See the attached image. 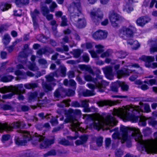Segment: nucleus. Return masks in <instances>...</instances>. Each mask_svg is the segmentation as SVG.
I'll list each match as a JSON object with an SVG mask.
<instances>
[{
	"label": "nucleus",
	"instance_id": "obj_18",
	"mask_svg": "<svg viewBox=\"0 0 157 157\" xmlns=\"http://www.w3.org/2000/svg\"><path fill=\"white\" fill-rule=\"evenodd\" d=\"M10 90L15 94H18L20 93H25V90L24 88L23 85L22 84H17L14 86H11Z\"/></svg>",
	"mask_w": 157,
	"mask_h": 157
},
{
	"label": "nucleus",
	"instance_id": "obj_26",
	"mask_svg": "<svg viewBox=\"0 0 157 157\" xmlns=\"http://www.w3.org/2000/svg\"><path fill=\"white\" fill-rule=\"evenodd\" d=\"M19 156L20 157H33V153L29 150L24 151L20 152Z\"/></svg>",
	"mask_w": 157,
	"mask_h": 157
},
{
	"label": "nucleus",
	"instance_id": "obj_4",
	"mask_svg": "<svg viewBox=\"0 0 157 157\" xmlns=\"http://www.w3.org/2000/svg\"><path fill=\"white\" fill-rule=\"evenodd\" d=\"M98 73L96 74V78H93L90 75H86L85 76V80L87 81H91L95 84V85L91 84L88 83L87 84V86L91 90H86L82 93L84 97L92 96L95 95L96 93L94 91L96 88H97L98 91L101 92L104 91V89L106 86L108 85V83L105 81L102 80L103 76L99 75L101 73L100 71L98 70H97Z\"/></svg>",
	"mask_w": 157,
	"mask_h": 157
},
{
	"label": "nucleus",
	"instance_id": "obj_1",
	"mask_svg": "<svg viewBox=\"0 0 157 157\" xmlns=\"http://www.w3.org/2000/svg\"><path fill=\"white\" fill-rule=\"evenodd\" d=\"M118 109H116L114 110L112 115H108L105 118L101 119H97L95 120L94 122V128L98 131L101 128H103L106 130L109 129L111 132L115 131L116 132L112 135L113 138L114 139H118L121 140V143L123 144L127 139L128 128L124 126H121L120 135L118 132V128H115L113 129H110L114 126H115L118 123V121L116 120V118L114 116H116L121 118L115 114L116 111Z\"/></svg>",
	"mask_w": 157,
	"mask_h": 157
},
{
	"label": "nucleus",
	"instance_id": "obj_25",
	"mask_svg": "<svg viewBox=\"0 0 157 157\" xmlns=\"http://www.w3.org/2000/svg\"><path fill=\"white\" fill-rule=\"evenodd\" d=\"M104 72L107 78L110 80L113 79V75L112 73V68L107 67L104 69Z\"/></svg>",
	"mask_w": 157,
	"mask_h": 157
},
{
	"label": "nucleus",
	"instance_id": "obj_56",
	"mask_svg": "<svg viewBox=\"0 0 157 157\" xmlns=\"http://www.w3.org/2000/svg\"><path fill=\"white\" fill-rule=\"evenodd\" d=\"M45 54H46L47 53L52 54L54 52V50L49 47H46L44 48Z\"/></svg>",
	"mask_w": 157,
	"mask_h": 157
},
{
	"label": "nucleus",
	"instance_id": "obj_24",
	"mask_svg": "<svg viewBox=\"0 0 157 157\" xmlns=\"http://www.w3.org/2000/svg\"><path fill=\"white\" fill-rule=\"evenodd\" d=\"M28 55L26 54L25 51H22L19 54L18 58L19 62L23 64H25L26 63Z\"/></svg>",
	"mask_w": 157,
	"mask_h": 157
},
{
	"label": "nucleus",
	"instance_id": "obj_53",
	"mask_svg": "<svg viewBox=\"0 0 157 157\" xmlns=\"http://www.w3.org/2000/svg\"><path fill=\"white\" fill-rule=\"evenodd\" d=\"M62 21L60 25L61 26H65L67 25V19L65 16H63L62 18Z\"/></svg>",
	"mask_w": 157,
	"mask_h": 157
},
{
	"label": "nucleus",
	"instance_id": "obj_12",
	"mask_svg": "<svg viewBox=\"0 0 157 157\" xmlns=\"http://www.w3.org/2000/svg\"><path fill=\"white\" fill-rule=\"evenodd\" d=\"M90 15L92 21L96 25L101 23L103 17V13L100 10H91L90 12Z\"/></svg>",
	"mask_w": 157,
	"mask_h": 157
},
{
	"label": "nucleus",
	"instance_id": "obj_37",
	"mask_svg": "<svg viewBox=\"0 0 157 157\" xmlns=\"http://www.w3.org/2000/svg\"><path fill=\"white\" fill-rule=\"evenodd\" d=\"M119 87H120V85L119 82H118L113 84L111 86V89L113 92H117Z\"/></svg>",
	"mask_w": 157,
	"mask_h": 157
},
{
	"label": "nucleus",
	"instance_id": "obj_34",
	"mask_svg": "<svg viewBox=\"0 0 157 157\" xmlns=\"http://www.w3.org/2000/svg\"><path fill=\"white\" fill-rule=\"evenodd\" d=\"M1 80L4 82H7L11 81L13 78V77L11 75L4 76L3 75L0 76Z\"/></svg>",
	"mask_w": 157,
	"mask_h": 157
},
{
	"label": "nucleus",
	"instance_id": "obj_35",
	"mask_svg": "<svg viewBox=\"0 0 157 157\" xmlns=\"http://www.w3.org/2000/svg\"><path fill=\"white\" fill-rule=\"evenodd\" d=\"M148 123L149 125L157 129V121L151 117H149L148 119Z\"/></svg>",
	"mask_w": 157,
	"mask_h": 157
},
{
	"label": "nucleus",
	"instance_id": "obj_36",
	"mask_svg": "<svg viewBox=\"0 0 157 157\" xmlns=\"http://www.w3.org/2000/svg\"><path fill=\"white\" fill-rule=\"evenodd\" d=\"M24 86L25 88L30 89L37 87L38 84L36 83H27L24 84Z\"/></svg>",
	"mask_w": 157,
	"mask_h": 157
},
{
	"label": "nucleus",
	"instance_id": "obj_28",
	"mask_svg": "<svg viewBox=\"0 0 157 157\" xmlns=\"http://www.w3.org/2000/svg\"><path fill=\"white\" fill-rule=\"evenodd\" d=\"M68 111L69 113L71 115H72L73 117H74L76 121H77V120L76 119L75 115H81V111L79 109L73 110L71 109H69Z\"/></svg>",
	"mask_w": 157,
	"mask_h": 157
},
{
	"label": "nucleus",
	"instance_id": "obj_44",
	"mask_svg": "<svg viewBox=\"0 0 157 157\" xmlns=\"http://www.w3.org/2000/svg\"><path fill=\"white\" fill-rule=\"evenodd\" d=\"M37 94L36 92L30 93L29 95V98L30 100L32 101L36 99Z\"/></svg>",
	"mask_w": 157,
	"mask_h": 157
},
{
	"label": "nucleus",
	"instance_id": "obj_57",
	"mask_svg": "<svg viewBox=\"0 0 157 157\" xmlns=\"http://www.w3.org/2000/svg\"><path fill=\"white\" fill-rule=\"evenodd\" d=\"M57 7V5L55 2H52L51 5L50 6V11L51 12L54 11V9Z\"/></svg>",
	"mask_w": 157,
	"mask_h": 157
},
{
	"label": "nucleus",
	"instance_id": "obj_40",
	"mask_svg": "<svg viewBox=\"0 0 157 157\" xmlns=\"http://www.w3.org/2000/svg\"><path fill=\"white\" fill-rule=\"evenodd\" d=\"M127 43L128 44L131 45H133L134 46H136V47L138 48L140 46L137 40L133 41L132 39L128 40H127Z\"/></svg>",
	"mask_w": 157,
	"mask_h": 157
},
{
	"label": "nucleus",
	"instance_id": "obj_9",
	"mask_svg": "<svg viewBox=\"0 0 157 157\" xmlns=\"http://www.w3.org/2000/svg\"><path fill=\"white\" fill-rule=\"evenodd\" d=\"M26 124L23 121L14 122L9 125L7 124L0 123V131L3 132L5 130L7 132L11 131L14 128H25Z\"/></svg>",
	"mask_w": 157,
	"mask_h": 157
},
{
	"label": "nucleus",
	"instance_id": "obj_54",
	"mask_svg": "<svg viewBox=\"0 0 157 157\" xmlns=\"http://www.w3.org/2000/svg\"><path fill=\"white\" fill-rule=\"evenodd\" d=\"M29 68L30 70L33 71H37L38 69V67L34 63H33L30 65L29 66Z\"/></svg>",
	"mask_w": 157,
	"mask_h": 157
},
{
	"label": "nucleus",
	"instance_id": "obj_62",
	"mask_svg": "<svg viewBox=\"0 0 157 157\" xmlns=\"http://www.w3.org/2000/svg\"><path fill=\"white\" fill-rule=\"evenodd\" d=\"M10 137V136L9 134H5L2 136V141L4 143V141L8 140Z\"/></svg>",
	"mask_w": 157,
	"mask_h": 157
},
{
	"label": "nucleus",
	"instance_id": "obj_7",
	"mask_svg": "<svg viewBox=\"0 0 157 157\" xmlns=\"http://www.w3.org/2000/svg\"><path fill=\"white\" fill-rule=\"evenodd\" d=\"M59 74V71L57 70L54 72L51 73L49 75H46L45 78L46 79V81L45 82H43L42 83L43 88L45 91L47 92L51 91L52 90V85H55L54 83L52 82H54L55 79L54 77L55 76L58 77Z\"/></svg>",
	"mask_w": 157,
	"mask_h": 157
},
{
	"label": "nucleus",
	"instance_id": "obj_32",
	"mask_svg": "<svg viewBox=\"0 0 157 157\" xmlns=\"http://www.w3.org/2000/svg\"><path fill=\"white\" fill-rule=\"evenodd\" d=\"M70 99L64 100L60 102V103L57 104V106L59 107H64L69 106L70 105V104L69 103L70 101Z\"/></svg>",
	"mask_w": 157,
	"mask_h": 157
},
{
	"label": "nucleus",
	"instance_id": "obj_19",
	"mask_svg": "<svg viewBox=\"0 0 157 157\" xmlns=\"http://www.w3.org/2000/svg\"><path fill=\"white\" fill-rule=\"evenodd\" d=\"M119 103L120 102L118 101H112L109 100H104L98 101V102L97 104L99 106L101 107L105 105H109L111 106Z\"/></svg>",
	"mask_w": 157,
	"mask_h": 157
},
{
	"label": "nucleus",
	"instance_id": "obj_49",
	"mask_svg": "<svg viewBox=\"0 0 157 157\" xmlns=\"http://www.w3.org/2000/svg\"><path fill=\"white\" fill-rule=\"evenodd\" d=\"M48 37H45L43 35H40L39 37V40L43 43H47L48 41Z\"/></svg>",
	"mask_w": 157,
	"mask_h": 157
},
{
	"label": "nucleus",
	"instance_id": "obj_52",
	"mask_svg": "<svg viewBox=\"0 0 157 157\" xmlns=\"http://www.w3.org/2000/svg\"><path fill=\"white\" fill-rule=\"evenodd\" d=\"M49 117H52L50 121L52 124L53 126L57 125L58 124L57 120L56 118L52 117L51 115V116H49Z\"/></svg>",
	"mask_w": 157,
	"mask_h": 157
},
{
	"label": "nucleus",
	"instance_id": "obj_38",
	"mask_svg": "<svg viewBox=\"0 0 157 157\" xmlns=\"http://www.w3.org/2000/svg\"><path fill=\"white\" fill-rule=\"evenodd\" d=\"M128 54L127 52L123 51H120L117 53V55L118 58L122 59L125 57Z\"/></svg>",
	"mask_w": 157,
	"mask_h": 157
},
{
	"label": "nucleus",
	"instance_id": "obj_41",
	"mask_svg": "<svg viewBox=\"0 0 157 157\" xmlns=\"http://www.w3.org/2000/svg\"><path fill=\"white\" fill-rule=\"evenodd\" d=\"M115 154L116 157H121L124 154V151L120 148L117 149L115 151Z\"/></svg>",
	"mask_w": 157,
	"mask_h": 157
},
{
	"label": "nucleus",
	"instance_id": "obj_14",
	"mask_svg": "<svg viewBox=\"0 0 157 157\" xmlns=\"http://www.w3.org/2000/svg\"><path fill=\"white\" fill-rule=\"evenodd\" d=\"M92 36L95 39L102 40L107 37V32L105 31L99 30L93 33Z\"/></svg>",
	"mask_w": 157,
	"mask_h": 157
},
{
	"label": "nucleus",
	"instance_id": "obj_27",
	"mask_svg": "<svg viewBox=\"0 0 157 157\" xmlns=\"http://www.w3.org/2000/svg\"><path fill=\"white\" fill-rule=\"evenodd\" d=\"M40 10L43 15L44 16L46 15V14L49 13V11L45 4H44L43 2H41L40 3Z\"/></svg>",
	"mask_w": 157,
	"mask_h": 157
},
{
	"label": "nucleus",
	"instance_id": "obj_50",
	"mask_svg": "<svg viewBox=\"0 0 157 157\" xmlns=\"http://www.w3.org/2000/svg\"><path fill=\"white\" fill-rule=\"evenodd\" d=\"M143 133L145 136H147L151 133V129L148 127H146L143 130Z\"/></svg>",
	"mask_w": 157,
	"mask_h": 157
},
{
	"label": "nucleus",
	"instance_id": "obj_33",
	"mask_svg": "<svg viewBox=\"0 0 157 157\" xmlns=\"http://www.w3.org/2000/svg\"><path fill=\"white\" fill-rule=\"evenodd\" d=\"M11 40V38L9 34H5L3 36L2 42L5 45H6L9 44Z\"/></svg>",
	"mask_w": 157,
	"mask_h": 157
},
{
	"label": "nucleus",
	"instance_id": "obj_20",
	"mask_svg": "<svg viewBox=\"0 0 157 157\" xmlns=\"http://www.w3.org/2000/svg\"><path fill=\"white\" fill-rule=\"evenodd\" d=\"M150 18L148 17L142 16L137 20L136 23L138 25L143 27L146 24L150 21Z\"/></svg>",
	"mask_w": 157,
	"mask_h": 157
},
{
	"label": "nucleus",
	"instance_id": "obj_42",
	"mask_svg": "<svg viewBox=\"0 0 157 157\" xmlns=\"http://www.w3.org/2000/svg\"><path fill=\"white\" fill-rule=\"evenodd\" d=\"M82 52V51L79 49H77L73 51V54L75 57L78 58L80 56Z\"/></svg>",
	"mask_w": 157,
	"mask_h": 157
},
{
	"label": "nucleus",
	"instance_id": "obj_8",
	"mask_svg": "<svg viewBox=\"0 0 157 157\" xmlns=\"http://www.w3.org/2000/svg\"><path fill=\"white\" fill-rule=\"evenodd\" d=\"M17 132L20 134V136L23 138V140L16 136L15 138V144L18 145H25L27 141L31 140H32V136L29 132L21 130H18Z\"/></svg>",
	"mask_w": 157,
	"mask_h": 157
},
{
	"label": "nucleus",
	"instance_id": "obj_63",
	"mask_svg": "<svg viewBox=\"0 0 157 157\" xmlns=\"http://www.w3.org/2000/svg\"><path fill=\"white\" fill-rule=\"evenodd\" d=\"M71 106L75 107H80V104L77 101H74L71 103Z\"/></svg>",
	"mask_w": 157,
	"mask_h": 157
},
{
	"label": "nucleus",
	"instance_id": "obj_61",
	"mask_svg": "<svg viewBox=\"0 0 157 157\" xmlns=\"http://www.w3.org/2000/svg\"><path fill=\"white\" fill-rule=\"evenodd\" d=\"M25 93H20L18 94H16L17 95V98L19 100H23L24 99H25V97L23 95V94H25Z\"/></svg>",
	"mask_w": 157,
	"mask_h": 157
},
{
	"label": "nucleus",
	"instance_id": "obj_51",
	"mask_svg": "<svg viewBox=\"0 0 157 157\" xmlns=\"http://www.w3.org/2000/svg\"><path fill=\"white\" fill-rule=\"evenodd\" d=\"M61 75L64 77L66 75V68L64 66H61L60 67Z\"/></svg>",
	"mask_w": 157,
	"mask_h": 157
},
{
	"label": "nucleus",
	"instance_id": "obj_43",
	"mask_svg": "<svg viewBox=\"0 0 157 157\" xmlns=\"http://www.w3.org/2000/svg\"><path fill=\"white\" fill-rule=\"evenodd\" d=\"M120 87H121V89L123 91H126L128 90V86L125 83L123 82H119Z\"/></svg>",
	"mask_w": 157,
	"mask_h": 157
},
{
	"label": "nucleus",
	"instance_id": "obj_13",
	"mask_svg": "<svg viewBox=\"0 0 157 157\" xmlns=\"http://www.w3.org/2000/svg\"><path fill=\"white\" fill-rule=\"evenodd\" d=\"M15 74L17 76L16 78L17 80H19L21 79H25L27 78V75L30 77H33L34 76V74H33L32 72L28 71L26 74L24 72L18 70L15 72Z\"/></svg>",
	"mask_w": 157,
	"mask_h": 157
},
{
	"label": "nucleus",
	"instance_id": "obj_58",
	"mask_svg": "<svg viewBox=\"0 0 157 157\" xmlns=\"http://www.w3.org/2000/svg\"><path fill=\"white\" fill-rule=\"evenodd\" d=\"M61 90L59 89L56 90L54 93V96L56 98H59L61 96Z\"/></svg>",
	"mask_w": 157,
	"mask_h": 157
},
{
	"label": "nucleus",
	"instance_id": "obj_2",
	"mask_svg": "<svg viewBox=\"0 0 157 157\" xmlns=\"http://www.w3.org/2000/svg\"><path fill=\"white\" fill-rule=\"evenodd\" d=\"M132 135L137 142V147L140 151H144L148 154L157 153V131L154 133V140H143L140 130L136 128L131 129Z\"/></svg>",
	"mask_w": 157,
	"mask_h": 157
},
{
	"label": "nucleus",
	"instance_id": "obj_59",
	"mask_svg": "<svg viewBox=\"0 0 157 157\" xmlns=\"http://www.w3.org/2000/svg\"><path fill=\"white\" fill-rule=\"evenodd\" d=\"M103 138L102 137H98L96 140V143L98 146L100 147L102 145L103 142Z\"/></svg>",
	"mask_w": 157,
	"mask_h": 157
},
{
	"label": "nucleus",
	"instance_id": "obj_39",
	"mask_svg": "<svg viewBox=\"0 0 157 157\" xmlns=\"http://www.w3.org/2000/svg\"><path fill=\"white\" fill-rule=\"evenodd\" d=\"M112 53V51L111 49H108L105 52L102 53L101 55L102 58L108 57L110 56Z\"/></svg>",
	"mask_w": 157,
	"mask_h": 157
},
{
	"label": "nucleus",
	"instance_id": "obj_21",
	"mask_svg": "<svg viewBox=\"0 0 157 157\" xmlns=\"http://www.w3.org/2000/svg\"><path fill=\"white\" fill-rule=\"evenodd\" d=\"M67 117L65 119L64 122L66 123L68 122L71 123V124L72 127H76L78 126L77 124V121L75 119L74 117H73L72 115H71L68 111Z\"/></svg>",
	"mask_w": 157,
	"mask_h": 157
},
{
	"label": "nucleus",
	"instance_id": "obj_10",
	"mask_svg": "<svg viewBox=\"0 0 157 157\" xmlns=\"http://www.w3.org/2000/svg\"><path fill=\"white\" fill-rule=\"evenodd\" d=\"M130 73L132 75L129 78V80L131 81H134L138 77L139 74L136 72L135 70H131L124 68L123 69L119 70L117 72V77L121 78L122 76H128Z\"/></svg>",
	"mask_w": 157,
	"mask_h": 157
},
{
	"label": "nucleus",
	"instance_id": "obj_16",
	"mask_svg": "<svg viewBox=\"0 0 157 157\" xmlns=\"http://www.w3.org/2000/svg\"><path fill=\"white\" fill-rule=\"evenodd\" d=\"M109 18L112 25L114 27L117 26L118 23L116 22L119 20V15L112 11L109 13Z\"/></svg>",
	"mask_w": 157,
	"mask_h": 157
},
{
	"label": "nucleus",
	"instance_id": "obj_46",
	"mask_svg": "<svg viewBox=\"0 0 157 157\" xmlns=\"http://www.w3.org/2000/svg\"><path fill=\"white\" fill-rule=\"evenodd\" d=\"M58 143L63 145L67 146L70 144V143L68 140L64 139H62L58 140Z\"/></svg>",
	"mask_w": 157,
	"mask_h": 157
},
{
	"label": "nucleus",
	"instance_id": "obj_3",
	"mask_svg": "<svg viewBox=\"0 0 157 157\" xmlns=\"http://www.w3.org/2000/svg\"><path fill=\"white\" fill-rule=\"evenodd\" d=\"M142 111L141 108L139 106L132 105L128 110L120 109L116 111L115 114L120 117L124 120L129 121L132 122H136L139 121V125L145 126L146 125V119L145 117H140L135 116L137 112Z\"/></svg>",
	"mask_w": 157,
	"mask_h": 157
},
{
	"label": "nucleus",
	"instance_id": "obj_23",
	"mask_svg": "<svg viewBox=\"0 0 157 157\" xmlns=\"http://www.w3.org/2000/svg\"><path fill=\"white\" fill-rule=\"evenodd\" d=\"M79 140H76L75 141V144L76 145H80L85 144L88 139V136L84 135L80 136L79 137Z\"/></svg>",
	"mask_w": 157,
	"mask_h": 157
},
{
	"label": "nucleus",
	"instance_id": "obj_30",
	"mask_svg": "<svg viewBox=\"0 0 157 157\" xmlns=\"http://www.w3.org/2000/svg\"><path fill=\"white\" fill-rule=\"evenodd\" d=\"M81 69L83 70H85L88 71L90 73L93 75H94V73L91 68L89 66L85 65H81L79 66Z\"/></svg>",
	"mask_w": 157,
	"mask_h": 157
},
{
	"label": "nucleus",
	"instance_id": "obj_48",
	"mask_svg": "<svg viewBox=\"0 0 157 157\" xmlns=\"http://www.w3.org/2000/svg\"><path fill=\"white\" fill-rule=\"evenodd\" d=\"M14 94V93L12 91L10 93L3 95L2 98L3 99H10L13 96Z\"/></svg>",
	"mask_w": 157,
	"mask_h": 157
},
{
	"label": "nucleus",
	"instance_id": "obj_45",
	"mask_svg": "<svg viewBox=\"0 0 157 157\" xmlns=\"http://www.w3.org/2000/svg\"><path fill=\"white\" fill-rule=\"evenodd\" d=\"M123 10L124 11H126L129 13L131 11H132L133 9L131 5L127 4Z\"/></svg>",
	"mask_w": 157,
	"mask_h": 157
},
{
	"label": "nucleus",
	"instance_id": "obj_55",
	"mask_svg": "<svg viewBox=\"0 0 157 157\" xmlns=\"http://www.w3.org/2000/svg\"><path fill=\"white\" fill-rule=\"evenodd\" d=\"M38 115L42 119L46 118L48 119V118H50L49 116H51V114H47L45 115H44V113H39Z\"/></svg>",
	"mask_w": 157,
	"mask_h": 157
},
{
	"label": "nucleus",
	"instance_id": "obj_29",
	"mask_svg": "<svg viewBox=\"0 0 157 157\" xmlns=\"http://www.w3.org/2000/svg\"><path fill=\"white\" fill-rule=\"evenodd\" d=\"M40 12L39 10L37 9H35L33 11L30 12V15L32 19V20H37L39 17Z\"/></svg>",
	"mask_w": 157,
	"mask_h": 157
},
{
	"label": "nucleus",
	"instance_id": "obj_64",
	"mask_svg": "<svg viewBox=\"0 0 157 157\" xmlns=\"http://www.w3.org/2000/svg\"><path fill=\"white\" fill-rule=\"evenodd\" d=\"M3 108L5 110H11L13 109L12 106L6 104L3 106Z\"/></svg>",
	"mask_w": 157,
	"mask_h": 157
},
{
	"label": "nucleus",
	"instance_id": "obj_5",
	"mask_svg": "<svg viewBox=\"0 0 157 157\" xmlns=\"http://www.w3.org/2000/svg\"><path fill=\"white\" fill-rule=\"evenodd\" d=\"M71 6L68 8L71 21L79 28L84 27L86 21L81 12L80 0H73Z\"/></svg>",
	"mask_w": 157,
	"mask_h": 157
},
{
	"label": "nucleus",
	"instance_id": "obj_31",
	"mask_svg": "<svg viewBox=\"0 0 157 157\" xmlns=\"http://www.w3.org/2000/svg\"><path fill=\"white\" fill-rule=\"evenodd\" d=\"M140 59L145 62H151L155 60V58L152 56H143L140 58Z\"/></svg>",
	"mask_w": 157,
	"mask_h": 157
},
{
	"label": "nucleus",
	"instance_id": "obj_22",
	"mask_svg": "<svg viewBox=\"0 0 157 157\" xmlns=\"http://www.w3.org/2000/svg\"><path fill=\"white\" fill-rule=\"evenodd\" d=\"M148 44L151 47L150 51L151 53L157 52V47H155L157 45V39L155 40H149Z\"/></svg>",
	"mask_w": 157,
	"mask_h": 157
},
{
	"label": "nucleus",
	"instance_id": "obj_11",
	"mask_svg": "<svg viewBox=\"0 0 157 157\" xmlns=\"http://www.w3.org/2000/svg\"><path fill=\"white\" fill-rule=\"evenodd\" d=\"M136 31V28L133 26L130 25L128 27L124 26L120 30V35L122 37H125L126 39L132 38Z\"/></svg>",
	"mask_w": 157,
	"mask_h": 157
},
{
	"label": "nucleus",
	"instance_id": "obj_60",
	"mask_svg": "<svg viewBox=\"0 0 157 157\" xmlns=\"http://www.w3.org/2000/svg\"><path fill=\"white\" fill-rule=\"evenodd\" d=\"M83 60L86 63L88 62L89 61V58L88 55L87 54H84L82 56Z\"/></svg>",
	"mask_w": 157,
	"mask_h": 157
},
{
	"label": "nucleus",
	"instance_id": "obj_15",
	"mask_svg": "<svg viewBox=\"0 0 157 157\" xmlns=\"http://www.w3.org/2000/svg\"><path fill=\"white\" fill-rule=\"evenodd\" d=\"M89 101L86 100L81 101L80 107L84 108V110L85 112H94L96 111V109L94 106L89 108Z\"/></svg>",
	"mask_w": 157,
	"mask_h": 157
},
{
	"label": "nucleus",
	"instance_id": "obj_47",
	"mask_svg": "<svg viewBox=\"0 0 157 157\" xmlns=\"http://www.w3.org/2000/svg\"><path fill=\"white\" fill-rule=\"evenodd\" d=\"M95 47L97 49L96 52L98 53H100L103 52L104 50L103 49L104 47L100 44L96 45Z\"/></svg>",
	"mask_w": 157,
	"mask_h": 157
},
{
	"label": "nucleus",
	"instance_id": "obj_17",
	"mask_svg": "<svg viewBox=\"0 0 157 157\" xmlns=\"http://www.w3.org/2000/svg\"><path fill=\"white\" fill-rule=\"evenodd\" d=\"M139 105L140 106L136 105H132L130 106V107L128 108H127L126 110H128L129 109L132 105H134L135 106H139L140 107L142 111H139L138 112H137V113H140L146 112V113H149L151 112V110L150 108V105L147 104H144L143 103L141 102H140L139 103Z\"/></svg>",
	"mask_w": 157,
	"mask_h": 157
},
{
	"label": "nucleus",
	"instance_id": "obj_6",
	"mask_svg": "<svg viewBox=\"0 0 157 157\" xmlns=\"http://www.w3.org/2000/svg\"><path fill=\"white\" fill-rule=\"evenodd\" d=\"M54 139H48L36 133L32 135V143L33 144L40 145V147L41 149H44L48 147L54 143Z\"/></svg>",
	"mask_w": 157,
	"mask_h": 157
}]
</instances>
